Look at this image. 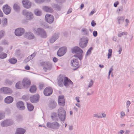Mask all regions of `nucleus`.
Instances as JSON below:
<instances>
[{
    "label": "nucleus",
    "mask_w": 134,
    "mask_h": 134,
    "mask_svg": "<svg viewBox=\"0 0 134 134\" xmlns=\"http://www.w3.org/2000/svg\"><path fill=\"white\" fill-rule=\"evenodd\" d=\"M58 118L60 121L63 122L66 118V111L64 109L61 107L59 108L57 111Z\"/></svg>",
    "instance_id": "1"
},
{
    "label": "nucleus",
    "mask_w": 134,
    "mask_h": 134,
    "mask_svg": "<svg viewBox=\"0 0 134 134\" xmlns=\"http://www.w3.org/2000/svg\"><path fill=\"white\" fill-rule=\"evenodd\" d=\"M71 51L73 53H79V54L76 55H74V56L77 57L80 60L82 59L83 57V51L82 49L77 46H75L71 49Z\"/></svg>",
    "instance_id": "2"
},
{
    "label": "nucleus",
    "mask_w": 134,
    "mask_h": 134,
    "mask_svg": "<svg viewBox=\"0 0 134 134\" xmlns=\"http://www.w3.org/2000/svg\"><path fill=\"white\" fill-rule=\"evenodd\" d=\"M40 65L43 67V69L46 72L48 70L49 71L52 68V64L50 62L48 61L43 62L40 63Z\"/></svg>",
    "instance_id": "3"
},
{
    "label": "nucleus",
    "mask_w": 134,
    "mask_h": 134,
    "mask_svg": "<svg viewBox=\"0 0 134 134\" xmlns=\"http://www.w3.org/2000/svg\"><path fill=\"white\" fill-rule=\"evenodd\" d=\"M35 34L43 38H46L47 36L46 31L42 28H38L35 30Z\"/></svg>",
    "instance_id": "4"
},
{
    "label": "nucleus",
    "mask_w": 134,
    "mask_h": 134,
    "mask_svg": "<svg viewBox=\"0 0 134 134\" xmlns=\"http://www.w3.org/2000/svg\"><path fill=\"white\" fill-rule=\"evenodd\" d=\"M46 125L48 127L54 130L58 129L60 126V124L57 122L55 121L52 122H47Z\"/></svg>",
    "instance_id": "5"
},
{
    "label": "nucleus",
    "mask_w": 134,
    "mask_h": 134,
    "mask_svg": "<svg viewBox=\"0 0 134 134\" xmlns=\"http://www.w3.org/2000/svg\"><path fill=\"white\" fill-rule=\"evenodd\" d=\"M88 39L86 37H83L80 40L79 43V46L83 48H85L87 45Z\"/></svg>",
    "instance_id": "6"
},
{
    "label": "nucleus",
    "mask_w": 134,
    "mask_h": 134,
    "mask_svg": "<svg viewBox=\"0 0 134 134\" xmlns=\"http://www.w3.org/2000/svg\"><path fill=\"white\" fill-rule=\"evenodd\" d=\"M13 122L11 119H7L2 121L1 123V126L2 127H7L13 124Z\"/></svg>",
    "instance_id": "7"
},
{
    "label": "nucleus",
    "mask_w": 134,
    "mask_h": 134,
    "mask_svg": "<svg viewBox=\"0 0 134 134\" xmlns=\"http://www.w3.org/2000/svg\"><path fill=\"white\" fill-rule=\"evenodd\" d=\"M23 14L28 20H31L33 18L34 15L31 12H28L25 10H24L23 11Z\"/></svg>",
    "instance_id": "8"
},
{
    "label": "nucleus",
    "mask_w": 134,
    "mask_h": 134,
    "mask_svg": "<svg viewBox=\"0 0 134 134\" xmlns=\"http://www.w3.org/2000/svg\"><path fill=\"white\" fill-rule=\"evenodd\" d=\"M64 85L66 87L72 88L73 86V83L67 77H64Z\"/></svg>",
    "instance_id": "9"
},
{
    "label": "nucleus",
    "mask_w": 134,
    "mask_h": 134,
    "mask_svg": "<svg viewBox=\"0 0 134 134\" xmlns=\"http://www.w3.org/2000/svg\"><path fill=\"white\" fill-rule=\"evenodd\" d=\"M12 90L10 88L8 87H3L0 89V93L10 94L12 93Z\"/></svg>",
    "instance_id": "10"
},
{
    "label": "nucleus",
    "mask_w": 134,
    "mask_h": 134,
    "mask_svg": "<svg viewBox=\"0 0 134 134\" xmlns=\"http://www.w3.org/2000/svg\"><path fill=\"white\" fill-rule=\"evenodd\" d=\"M67 48L65 47H63L60 48L58 50L57 54L59 57L63 56L66 52Z\"/></svg>",
    "instance_id": "11"
},
{
    "label": "nucleus",
    "mask_w": 134,
    "mask_h": 134,
    "mask_svg": "<svg viewBox=\"0 0 134 134\" xmlns=\"http://www.w3.org/2000/svg\"><path fill=\"white\" fill-rule=\"evenodd\" d=\"M22 84L24 88H27L31 84L30 81L28 78H24L22 80Z\"/></svg>",
    "instance_id": "12"
},
{
    "label": "nucleus",
    "mask_w": 134,
    "mask_h": 134,
    "mask_svg": "<svg viewBox=\"0 0 134 134\" xmlns=\"http://www.w3.org/2000/svg\"><path fill=\"white\" fill-rule=\"evenodd\" d=\"M46 21L49 24L52 23L54 20L53 16L51 14H46L45 17Z\"/></svg>",
    "instance_id": "13"
},
{
    "label": "nucleus",
    "mask_w": 134,
    "mask_h": 134,
    "mask_svg": "<svg viewBox=\"0 0 134 134\" xmlns=\"http://www.w3.org/2000/svg\"><path fill=\"white\" fill-rule=\"evenodd\" d=\"M25 32L24 29L22 28H19L16 29L15 31V35L17 36H21Z\"/></svg>",
    "instance_id": "14"
},
{
    "label": "nucleus",
    "mask_w": 134,
    "mask_h": 134,
    "mask_svg": "<svg viewBox=\"0 0 134 134\" xmlns=\"http://www.w3.org/2000/svg\"><path fill=\"white\" fill-rule=\"evenodd\" d=\"M58 103L59 105L60 106L63 107L64 106L65 100L63 96L61 95L58 97Z\"/></svg>",
    "instance_id": "15"
},
{
    "label": "nucleus",
    "mask_w": 134,
    "mask_h": 134,
    "mask_svg": "<svg viewBox=\"0 0 134 134\" xmlns=\"http://www.w3.org/2000/svg\"><path fill=\"white\" fill-rule=\"evenodd\" d=\"M53 90L51 87H46L44 90L43 93L46 96H49L52 93Z\"/></svg>",
    "instance_id": "16"
},
{
    "label": "nucleus",
    "mask_w": 134,
    "mask_h": 134,
    "mask_svg": "<svg viewBox=\"0 0 134 134\" xmlns=\"http://www.w3.org/2000/svg\"><path fill=\"white\" fill-rule=\"evenodd\" d=\"M22 3L23 7L26 9L30 8L31 3V2L28 0H23Z\"/></svg>",
    "instance_id": "17"
},
{
    "label": "nucleus",
    "mask_w": 134,
    "mask_h": 134,
    "mask_svg": "<svg viewBox=\"0 0 134 134\" xmlns=\"http://www.w3.org/2000/svg\"><path fill=\"white\" fill-rule=\"evenodd\" d=\"M3 10L5 14H8L10 13L11 11V8L8 5L6 4L3 7Z\"/></svg>",
    "instance_id": "18"
},
{
    "label": "nucleus",
    "mask_w": 134,
    "mask_h": 134,
    "mask_svg": "<svg viewBox=\"0 0 134 134\" xmlns=\"http://www.w3.org/2000/svg\"><path fill=\"white\" fill-rule=\"evenodd\" d=\"M59 34L58 33L54 34L50 39L49 41L51 43H53L57 40L59 37Z\"/></svg>",
    "instance_id": "19"
},
{
    "label": "nucleus",
    "mask_w": 134,
    "mask_h": 134,
    "mask_svg": "<svg viewBox=\"0 0 134 134\" xmlns=\"http://www.w3.org/2000/svg\"><path fill=\"white\" fill-rule=\"evenodd\" d=\"M79 62L77 59L73 58L71 60V64L73 67H76V69L78 68L79 67Z\"/></svg>",
    "instance_id": "20"
},
{
    "label": "nucleus",
    "mask_w": 134,
    "mask_h": 134,
    "mask_svg": "<svg viewBox=\"0 0 134 134\" xmlns=\"http://www.w3.org/2000/svg\"><path fill=\"white\" fill-rule=\"evenodd\" d=\"M16 105L17 108L20 110H23L24 109L25 107L24 106V103L21 101H19L16 103Z\"/></svg>",
    "instance_id": "21"
},
{
    "label": "nucleus",
    "mask_w": 134,
    "mask_h": 134,
    "mask_svg": "<svg viewBox=\"0 0 134 134\" xmlns=\"http://www.w3.org/2000/svg\"><path fill=\"white\" fill-rule=\"evenodd\" d=\"M39 99V96L38 95H35L34 96H31L30 98V99L31 102L34 103L38 101Z\"/></svg>",
    "instance_id": "22"
},
{
    "label": "nucleus",
    "mask_w": 134,
    "mask_h": 134,
    "mask_svg": "<svg viewBox=\"0 0 134 134\" xmlns=\"http://www.w3.org/2000/svg\"><path fill=\"white\" fill-rule=\"evenodd\" d=\"M25 36L29 40H32L35 38L34 35L31 32H27L25 33Z\"/></svg>",
    "instance_id": "23"
},
{
    "label": "nucleus",
    "mask_w": 134,
    "mask_h": 134,
    "mask_svg": "<svg viewBox=\"0 0 134 134\" xmlns=\"http://www.w3.org/2000/svg\"><path fill=\"white\" fill-rule=\"evenodd\" d=\"M52 6L55 10L57 11H59L62 8L63 5H58L55 3H53L52 4Z\"/></svg>",
    "instance_id": "24"
},
{
    "label": "nucleus",
    "mask_w": 134,
    "mask_h": 134,
    "mask_svg": "<svg viewBox=\"0 0 134 134\" xmlns=\"http://www.w3.org/2000/svg\"><path fill=\"white\" fill-rule=\"evenodd\" d=\"M13 100V98L10 96H8L4 99L5 102L9 104L12 103Z\"/></svg>",
    "instance_id": "25"
},
{
    "label": "nucleus",
    "mask_w": 134,
    "mask_h": 134,
    "mask_svg": "<svg viewBox=\"0 0 134 134\" xmlns=\"http://www.w3.org/2000/svg\"><path fill=\"white\" fill-rule=\"evenodd\" d=\"M43 10L46 12H52L53 11V10L51 7L47 6H44L42 7Z\"/></svg>",
    "instance_id": "26"
},
{
    "label": "nucleus",
    "mask_w": 134,
    "mask_h": 134,
    "mask_svg": "<svg viewBox=\"0 0 134 134\" xmlns=\"http://www.w3.org/2000/svg\"><path fill=\"white\" fill-rule=\"evenodd\" d=\"M64 77H59L58 78V83L59 86L62 87L64 85Z\"/></svg>",
    "instance_id": "27"
},
{
    "label": "nucleus",
    "mask_w": 134,
    "mask_h": 134,
    "mask_svg": "<svg viewBox=\"0 0 134 134\" xmlns=\"http://www.w3.org/2000/svg\"><path fill=\"white\" fill-rule=\"evenodd\" d=\"M125 18V17L124 16H121L118 18V22L119 24L122 23L124 21Z\"/></svg>",
    "instance_id": "28"
},
{
    "label": "nucleus",
    "mask_w": 134,
    "mask_h": 134,
    "mask_svg": "<svg viewBox=\"0 0 134 134\" xmlns=\"http://www.w3.org/2000/svg\"><path fill=\"white\" fill-rule=\"evenodd\" d=\"M25 132V130L20 128L17 130L15 134H24Z\"/></svg>",
    "instance_id": "29"
},
{
    "label": "nucleus",
    "mask_w": 134,
    "mask_h": 134,
    "mask_svg": "<svg viewBox=\"0 0 134 134\" xmlns=\"http://www.w3.org/2000/svg\"><path fill=\"white\" fill-rule=\"evenodd\" d=\"M35 14L37 16H40L41 15L42 12L41 10L39 9H36L34 11Z\"/></svg>",
    "instance_id": "30"
},
{
    "label": "nucleus",
    "mask_w": 134,
    "mask_h": 134,
    "mask_svg": "<svg viewBox=\"0 0 134 134\" xmlns=\"http://www.w3.org/2000/svg\"><path fill=\"white\" fill-rule=\"evenodd\" d=\"M51 118L52 120L54 121L58 120V116H57V114L55 113H53L52 114Z\"/></svg>",
    "instance_id": "31"
},
{
    "label": "nucleus",
    "mask_w": 134,
    "mask_h": 134,
    "mask_svg": "<svg viewBox=\"0 0 134 134\" xmlns=\"http://www.w3.org/2000/svg\"><path fill=\"white\" fill-rule=\"evenodd\" d=\"M57 105V103L54 101H51L49 103V107L51 108H55Z\"/></svg>",
    "instance_id": "32"
},
{
    "label": "nucleus",
    "mask_w": 134,
    "mask_h": 134,
    "mask_svg": "<svg viewBox=\"0 0 134 134\" xmlns=\"http://www.w3.org/2000/svg\"><path fill=\"white\" fill-rule=\"evenodd\" d=\"M27 104L28 110L30 111H32L34 109V107L33 105L29 103H27Z\"/></svg>",
    "instance_id": "33"
},
{
    "label": "nucleus",
    "mask_w": 134,
    "mask_h": 134,
    "mask_svg": "<svg viewBox=\"0 0 134 134\" xmlns=\"http://www.w3.org/2000/svg\"><path fill=\"white\" fill-rule=\"evenodd\" d=\"M81 32L82 34L84 35H88V31L87 30L86 28H83L81 29Z\"/></svg>",
    "instance_id": "34"
},
{
    "label": "nucleus",
    "mask_w": 134,
    "mask_h": 134,
    "mask_svg": "<svg viewBox=\"0 0 134 134\" xmlns=\"http://www.w3.org/2000/svg\"><path fill=\"white\" fill-rule=\"evenodd\" d=\"M36 91V88L35 86H32L31 87L30 89V91L31 93H35Z\"/></svg>",
    "instance_id": "35"
},
{
    "label": "nucleus",
    "mask_w": 134,
    "mask_h": 134,
    "mask_svg": "<svg viewBox=\"0 0 134 134\" xmlns=\"http://www.w3.org/2000/svg\"><path fill=\"white\" fill-rule=\"evenodd\" d=\"M17 60L16 58H12L9 60V62L11 64H14L17 62Z\"/></svg>",
    "instance_id": "36"
},
{
    "label": "nucleus",
    "mask_w": 134,
    "mask_h": 134,
    "mask_svg": "<svg viewBox=\"0 0 134 134\" xmlns=\"http://www.w3.org/2000/svg\"><path fill=\"white\" fill-rule=\"evenodd\" d=\"M13 8L16 12H19L20 10L19 7L16 4H14Z\"/></svg>",
    "instance_id": "37"
},
{
    "label": "nucleus",
    "mask_w": 134,
    "mask_h": 134,
    "mask_svg": "<svg viewBox=\"0 0 134 134\" xmlns=\"http://www.w3.org/2000/svg\"><path fill=\"white\" fill-rule=\"evenodd\" d=\"M15 87L16 88L18 89H21L22 88V87L20 84V82H18L15 85Z\"/></svg>",
    "instance_id": "38"
},
{
    "label": "nucleus",
    "mask_w": 134,
    "mask_h": 134,
    "mask_svg": "<svg viewBox=\"0 0 134 134\" xmlns=\"http://www.w3.org/2000/svg\"><path fill=\"white\" fill-rule=\"evenodd\" d=\"M123 10V7L122 6H121L118 8L116 12L118 13H120V12H122Z\"/></svg>",
    "instance_id": "39"
},
{
    "label": "nucleus",
    "mask_w": 134,
    "mask_h": 134,
    "mask_svg": "<svg viewBox=\"0 0 134 134\" xmlns=\"http://www.w3.org/2000/svg\"><path fill=\"white\" fill-rule=\"evenodd\" d=\"M112 49H109L108 50V53L107 55L108 58V59L110 58L112 55Z\"/></svg>",
    "instance_id": "40"
},
{
    "label": "nucleus",
    "mask_w": 134,
    "mask_h": 134,
    "mask_svg": "<svg viewBox=\"0 0 134 134\" xmlns=\"http://www.w3.org/2000/svg\"><path fill=\"white\" fill-rule=\"evenodd\" d=\"M92 49L93 48L92 47H90L87 52L85 54V56H87L88 55H90V54H91V51L92 50Z\"/></svg>",
    "instance_id": "41"
},
{
    "label": "nucleus",
    "mask_w": 134,
    "mask_h": 134,
    "mask_svg": "<svg viewBox=\"0 0 134 134\" xmlns=\"http://www.w3.org/2000/svg\"><path fill=\"white\" fill-rule=\"evenodd\" d=\"M5 34V32L4 31H0V40L4 36Z\"/></svg>",
    "instance_id": "42"
},
{
    "label": "nucleus",
    "mask_w": 134,
    "mask_h": 134,
    "mask_svg": "<svg viewBox=\"0 0 134 134\" xmlns=\"http://www.w3.org/2000/svg\"><path fill=\"white\" fill-rule=\"evenodd\" d=\"M7 56L6 54L4 53H2L0 54V58L4 59L6 58Z\"/></svg>",
    "instance_id": "43"
},
{
    "label": "nucleus",
    "mask_w": 134,
    "mask_h": 134,
    "mask_svg": "<svg viewBox=\"0 0 134 134\" xmlns=\"http://www.w3.org/2000/svg\"><path fill=\"white\" fill-rule=\"evenodd\" d=\"M127 34V32H122L121 33H118V36L119 37H120L123 35H126Z\"/></svg>",
    "instance_id": "44"
},
{
    "label": "nucleus",
    "mask_w": 134,
    "mask_h": 134,
    "mask_svg": "<svg viewBox=\"0 0 134 134\" xmlns=\"http://www.w3.org/2000/svg\"><path fill=\"white\" fill-rule=\"evenodd\" d=\"M93 83V81L92 80H91L90 81L88 85V88H90L92 87Z\"/></svg>",
    "instance_id": "45"
},
{
    "label": "nucleus",
    "mask_w": 134,
    "mask_h": 134,
    "mask_svg": "<svg viewBox=\"0 0 134 134\" xmlns=\"http://www.w3.org/2000/svg\"><path fill=\"white\" fill-rule=\"evenodd\" d=\"M2 23L4 26H5L7 25V21L6 18H4L3 20L2 21Z\"/></svg>",
    "instance_id": "46"
},
{
    "label": "nucleus",
    "mask_w": 134,
    "mask_h": 134,
    "mask_svg": "<svg viewBox=\"0 0 134 134\" xmlns=\"http://www.w3.org/2000/svg\"><path fill=\"white\" fill-rule=\"evenodd\" d=\"M32 59V57L30 55L26 59L24 60V62L25 63L27 62Z\"/></svg>",
    "instance_id": "47"
},
{
    "label": "nucleus",
    "mask_w": 134,
    "mask_h": 134,
    "mask_svg": "<svg viewBox=\"0 0 134 134\" xmlns=\"http://www.w3.org/2000/svg\"><path fill=\"white\" fill-rule=\"evenodd\" d=\"M5 117L4 114L1 111H0V120L3 119Z\"/></svg>",
    "instance_id": "48"
},
{
    "label": "nucleus",
    "mask_w": 134,
    "mask_h": 134,
    "mask_svg": "<svg viewBox=\"0 0 134 134\" xmlns=\"http://www.w3.org/2000/svg\"><path fill=\"white\" fill-rule=\"evenodd\" d=\"M35 2L37 3H41L44 2V0H34Z\"/></svg>",
    "instance_id": "49"
},
{
    "label": "nucleus",
    "mask_w": 134,
    "mask_h": 134,
    "mask_svg": "<svg viewBox=\"0 0 134 134\" xmlns=\"http://www.w3.org/2000/svg\"><path fill=\"white\" fill-rule=\"evenodd\" d=\"M22 98L26 100H27L29 99V96L28 95H24L23 96Z\"/></svg>",
    "instance_id": "50"
},
{
    "label": "nucleus",
    "mask_w": 134,
    "mask_h": 134,
    "mask_svg": "<svg viewBox=\"0 0 134 134\" xmlns=\"http://www.w3.org/2000/svg\"><path fill=\"white\" fill-rule=\"evenodd\" d=\"M22 119V118L21 116L20 115L16 117V121H19L21 120Z\"/></svg>",
    "instance_id": "51"
},
{
    "label": "nucleus",
    "mask_w": 134,
    "mask_h": 134,
    "mask_svg": "<svg viewBox=\"0 0 134 134\" xmlns=\"http://www.w3.org/2000/svg\"><path fill=\"white\" fill-rule=\"evenodd\" d=\"M58 2L59 3H62L65 2L66 0H54Z\"/></svg>",
    "instance_id": "52"
},
{
    "label": "nucleus",
    "mask_w": 134,
    "mask_h": 134,
    "mask_svg": "<svg viewBox=\"0 0 134 134\" xmlns=\"http://www.w3.org/2000/svg\"><path fill=\"white\" fill-rule=\"evenodd\" d=\"M93 117L97 118H100L101 117L99 116L98 115L97 113H95L93 114Z\"/></svg>",
    "instance_id": "53"
},
{
    "label": "nucleus",
    "mask_w": 134,
    "mask_h": 134,
    "mask_svg": "<svg viewBox=\"0 0 134 134\" xmlns=\"http://www.w3.org/2000/svg\"><path fill=\"white\" fill-rule=\"evenodd\" d=\"M91 26L93 27L96 24L93 20L92 21L91 23Z\"/></svg>",
    "instance_id": "54"
},
{
    "label": "nucleus",
    "mask_w": 134,
    "mask_h": 134,
    "mask_svg": "<svg viewBox=\"0 0 134 134\" xmlns=\"http://www.w3.org/2000/svg\"><path fill=\"white\" fill-rule=\"evenodd\" d=\"M93 35L94 37H96L97 35V32L96 31H94L93 32Z\"/></svg>",
    "instance_id": "55"
},
{
    "label": "nucleus",
    "mask_w": 134,
    "mask_h": 134,
    "mask_svg": "<svg viewBox=\"0 0 134 134\" xmlns=\"http://www.w3.org/2000/svg\"><path fill=\"white\" fill-rule=\"evenodd\" d=\"M130 104L131 103L129 101H127L126 102V105L127 108H128V107L130 105Z\"/></svg>",
    "instance_id": "56"
},
{
    "label": "nucleus",
    "mask_w": 134,
    "mask_h": 134,
    "mask_svg": "<svg viewBox=\"0 0 134 134\" xmlns=\"http://www.w3.org/2000/svg\"><path fill=\"white\" fill-rule=\"evenodd\" d=\"M102 116H100L101 117H100V118H105L106 117V115L105 113H101Z\"/></svg>",
    "instance_id": "57"
},
{
    "label": "nucleus",
    "mask_w": 134,
    "mask_h": 134,
    "mask_svg": "<svg viewBox=\"0 0 134 134\" xmlns=\"http://www.w3.org/2000/svg\"><path fill=\"white\" fill-rule=\"evenodd\" d=\"M120 115H121V117H122L125 116V112L124 111H121L120 112Z\"/></svg>",
    "instance_id": "58"
},
{
    "label": "nucleus",
    "mask_w": 134,
    "mask_h": 134,
    "mask_svg": "<svg viewBox=\"0 0 134 134\" xmlns=\"http://www.w3.org/2000/svg\"><path fill=\"white\" fill-rule=\"evenodd\" d=\"M124 132V131L123 130L119 131L118 133L117 134H122Z\"/></svg>",
    "instance_id": "59"
},
{
    "label": "nucleus",
    "mask_w": 134,
    "mask_h": 134,
    "mask_svg": "<svg viewBox=\"0 0 134 134\" xmlns=\"http://www.w3.org/2000/svg\"><path fill=\"white\" fill-rule=\"evenodd\" d=\"M75 100L78 103H79L80 102L79 100V97H76L75 98Z\"/></svg>",
    "instance_id": "60"
},
{
    "label": "nucleus",
    "mask_w": 134,
    "mask_h": 134,
    "mask_svg": "<svg viewBox=\"0 0 134 134\" xmlns=\"http://www.w3.org/2000/svg\"><path fill=\"white\" fill-rule=\"evenodd\" d=\"M44 86V85L42 83H41L40 84L39 88L40 89H42Z\"/></svg>",
    "instance_id": "61"
},
{
    "label": "nucleus",
    "mask_w": 134,
    "mask_h": 134,
    "mask_svg": "<svg viewBox=\"0 0 134 134\" xmlns=\"http://www.w3.org/2000/svg\"><path fill=\"white\" fill-rule=\"evenodd\" d=\"M53 61L55 63L58 61V58H56L54 57L53 58Z\"/></svg>",
    "instance_id": "62"
},
{
    "label": "nucleus",
    "mask_w": 134,
    "mask_h": 134,
    "mask_svg": "<svg viewBox=\"0 0 134 134\" xmlns=\"http://www.w3.org/2000/svg\"><path fill=\"white\" fill-rule=\"evenodd\" d=\"M118 4L119 2H116L114 3V6L115 7H116Z\"/></svg>",
    "instance_id": "63"
},
{
    "label": "nucleus",
    "mask_w": 134,
    "mask_h": 134,
    "mask_svg": "<svg viewBox=\"0 0 134 134\" xmlns=\"http://www.w3.org/2000/svg\"><path fill=\"white\" fill-rule=\"evenodd\" d=\"M36 55V53H34L33 54L30 55L32 57V58L34 57Z\"/></svg>",
    "instance_id": "64"
}]
</instances>
